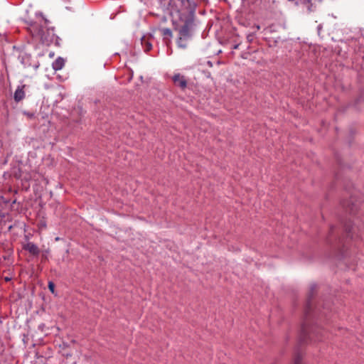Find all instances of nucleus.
Returning <instances> with one entry per match:
<instances>
[{"instance_id": "1", "label": "nucleus", "mask_w": 364, "mask_h": 364, "mask_svg": "<svg viewBox=\"0 0 364 364\" xmlns=\"http://www.w3.org/2000/svg\"><path fill=\"white\" fill-rule=\"evenodd\" d=\"M176 16L179 18L180 25L176 29L178 31V37L176 41L178 46H183L193 36L194 14L192 10H179Z\"/></svg>"}, {"instance_id": "2", "label": "nucleus", "mask_w": 364, "mask_h": 364, "mask_svg": "<svg viewBox=\"0 0 364 364\" xmlns=\"http://www.w3.org/2000/svg\"><path fill=\"white\" fill-rule=\"evenodd\" d=\"M47 21L40 15L38 16V21L31 22L28 28L35 43L48 44L46 37H44V30L46 26Z\"/></svg>"}, {"instance_id": "3", "label": "nucleus", "mask_w": 364, "mask_h": 364, "mask_svg": "<svg viewBox=\"0 0 364 364\" xmlns=\"http://www.w3.org/2000/svg\"><path fill=\"white\" fill-rule=\"evenodd\" d=\"M23 248L33 255H38L40 252L38 246L28 240L23 243Z\"/></svg>"}, {"instance_id": "4", "label": "nucleus", "mask_w": 364, "mask_h": 364, "mask_svg": "<svg viewBox=\"0 0 364 364\" xmlns=\"http://www.w3.org/2000/svg\"><path fill=\"white\" fill-rule=\"evenodd\" d=\"M172 80L176 86L180 87L181 89H185L187 87V81L185 79L184 76L180 75L179 73L175 74Z\"/></svg>"}, {"instance_id": "5", "label": "nucleus", "mask_w": 364, "mask_h": 364, "mask_svg": "<svg viewBox=\"0 0 364 364\" xmlns=\"http://www.w3.org/2000/svg\"><path fill=\"white\" fill-rule=\"evenodd\" d=\"M346 230L351 234L352 237H360L363 228L360 225L353 224L350 228L347 227Z\"/></svg>"}, {"instance_id": "6", "label": "nucleus", "mask_w": 364, "mask_h": 364, "mask_svg": "<svg viewBox=\"0 0 364 364\" xmlns=\"http://www.w3.org/2000/svg\"><path fill=\"white\" fill-rule=\"evenodd\" d=\"M25 85L18 86L14 92V100L16 102H19L23 100L25 97L24 92Z\"/></svg>"}, {"instance_id": "7", "label": "nucleus", "mask_w": 364, "mask_h": 364, "mask_svg": "<svg viewBox=\"0 0 364 364\" xmlns=\"http://www.w3.org/2000/svg\"><path fill=\"white\" fill-rule=\"evenodd\" d=\"M65 65V60L62 58H58L52 64V67L55 70H61Z\"/></svg>"}, {"instance_id": "8", "label": "nucleus", "mask_w": 364, "mask_h": 364, "mask_svg": "<svg viewBox=\"0 0 364 364\" xmlns=\"http://www.w3.org/2000/svg\"><path fill=\"white\" fill-rule=\"evenodd\" d=\"M161 33L164 37L166 44L170 43L169 40L172 38V32L169 28H161Z\"/></svg>"}, {"instance_id": "9", "label": "nucleus", "mask_w": 364, "mask_h": 364, "mask_svg": "<svg viewBox=\"0 0 364 364\" xmlns=\"http://www.w3.org/2000/svg\"><path fill=\"white\" fill-rule=\"evenodd\" d=\"M48 289L53 294H55V284L52 282H49Z\"/></svg>"}, {"instance_id": "10", "label": "nucleus", "mask_w": 364, "mask_h": 364, "mask_svg": "<svg viewBox=\"0 0 364 364\" xmlns=\"http://www.w3.org/2000/svg\"><path fill=\"white\" fill-rule=\"evenodd\" d=\"M255 36L253 34H250L247 36V43H253V39H254Z\"/></svg>"}, {"instance_id": "11", "label": "nucleus", "mask_w": 364, "mask_h": 364, "mask_svg": "<svg viewBox=\"0 0 364 364\" xmlns=\"http://www.w3.org/2000/svg\"><path fill=\"white\" fill-rule=\"evenodd\" d=\"M294 364H301V357L300 355L295 358Z\"/></svg>"}, {"instance_id": "12", "label": "nucleus", "mask_w": 364, "mask_h": 364, "mask_svg": "<svg viewBox=\"0 0 364 364\" xmlns=\"http://www.w3.org/2000/svg\"><path fill=\"white\" fill-rule=\"evenodd\" d=\"M44 327H45V325H44V324H41V325H39V326H38V328H39L41 331H43V328H44Z\"/></svg>"}, {"instance_id": "13", "label": "nucleus", "mask_w": 364, "mask_h": 364, "mask_svg": "<svg viewBox=\"0 0 364 364\" xmlns=\"http://www.w3.org/2000/svg\"><path fill=\"white\" fill-rule=\"evenodd\" d=\"M242 58H246V59H247V58H248V56H247V55H246L245 54H244V55H242Z\"/></svg>"}, {"instance_id": "14", "label": "nucleus", "mask_w": 364, "mask_h": 364, "mask_svg": "<svg viewBox=\"0 0 364 364\" xmlns=\"http://www.w3.org/2000/svg\"><path fill=\"white\" fill-rule=\"evenodd\" d=\"M173 22L176 21V16H173Z\"/></svg>"}, {"instance_id": "15", "label": "nucleus", "mask_w": 364, "mask_h": 364, "mask_svg": "<svg viewBox=\"0 0 364 364\" xmlns=\"http://www.w3.org/2000/svg\"><path fill=\"white\" fill-rule=\"evenodd\" d=\"M149 50H150V47H149V48H148V49H146V50H145V52H146V53H148V52L149 51Z\"/></svg>"}]
</instances>
